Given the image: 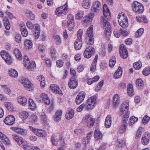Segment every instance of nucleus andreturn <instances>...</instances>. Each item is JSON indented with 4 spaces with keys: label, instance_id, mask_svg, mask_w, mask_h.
Segmentation results:
<instances>
[{
    "label": "nucleus",
    "instance_id": "338daca9",
    "mask_svg": "<svg viewBox=\"0 0 150 150\" xmlns=\"http://www.w3.org/2000/svg\"><path fill=\"white\" fill-rule=\"evenodd\" d=\"M113 33L115 37L118 38L120 36L121 32L117 29H115Z\"/></svg>",
    "mask_w": 150,
    "mask_h": 150
},
{
    "label": "nucleus",
    "instance_id": "c85d7f7f",
    "mask_svg": "<svg viewBox=\"0 0 150 150\" xmlns=\"http://www.w3.org/2000/svg\"><path fill=\"white\" fill-rule=\"evenodd\" d=\"M137 87L139 89L143 88L144 87V83L143 81L140 79H138L136 81Z\"/></svg>",
    "mask_w": 150,
    "mask_h": 150
},
{
    "label": "nucleus",
    "instance_id": "bb28decb",
    "mask_svg": "<svg viewBox=\"0 0 150 150\" xmlns=\"http://www.w3.org/2000/svg\"><path fill=\"white\" fill-rule=\"evenodd\" d=\"M8 74L11 77L16 78L18 76V72L15 69H10L8 71Z\"/></svg>",
    "mask_w": 150,
    "mask_h": 150
},
{
    "label": "nucleus",
    "instance_id": "4468645a",
    "mask_svg": "<svg viewBox=\"0 0 150 150\" xmlns=\"http://www.w3.org/2000/svg\"><path fill=\"white\" fill-rule=\"evenodd\" d=\"M125 116L126 117L125 118H124V119H122V124L120 126L118 131L119 133L120 134H122L125 132L127 126V121L128 120L127 117L128 115H127L126 116Z\"/></svg>",
    "mask_w": 150,
    "mask_h": 150
},
{
    "label": "nucleus",
    "instance_id": "3c124183",
    "mask_svg": "<svg viewBox=\"0 0 150 150\" xmlns=\"http://www.w3.org/2000/svg\"><path fill=\"white\" fill-rule=\"evenodd\" d=\"M150 120V117L147 115H145L143 118L142 120V123L143 124L145 125L148 123Z\"/></svg>",
    "mask_w": 150,
    "mask_h": 150
},
{
    "label": "nucleus",
    "instance_id": "a878e982",
    "mask_svg": "<svg viewBox=\"0 0 150 150\" xmlns=\"http://www.w3.org/2000/svg\"><path fill=\"white\" fill-rule=\"evenodd\" d=\"M103 135L102 133L98 130H95L94 133V137L96 140H100L102 139Z\"/></svg>",
    "mask_w": 150,
    "mask_h": 150
},
{
    "label": "nucleus",
    "instance_id": "c03bdc74",
    "mask_svg": "<svg viewBox=\"0 0 150 150\" xmlns=\"http://www.w3.org/2000/svg\"><path fill=\"white\" fill-rule=\"evenodd\" d=\"M116 63L115 57V56H112L111 57L109 60V65L111 68H112Z\"/></svg>",
    "mask_w": 150,
    "mask_h": 150
},
{
    "label": "nucleus",
    "instance_id": "6e6552de",
    "mask_svg": "<svg viewBox=\"0 0 150 150\" xmlns=\"http://www.w3.org/2000/svg\"><path fill=\"white\" fill-rule=\"evenodd\" d=\"M97 97V96L95 95L91 96L88 99L87 102L85 104V108L86 110H88L93 108L92 106L93 104H95Z\"/></svg>",
    "mask_w": 150,
    "mask_h": 150
},
{
    "label": "nucleus",
    "instance_id": "5701e85b",
    "mask_svg": "<svg viewBox=\"0 0 150 150\" xmlns=\"http://www.w3.org/2000/svg\"><path fill=\"white\" fill-rule=\"evenodd\" d=\"M122 73V69L121 67H119L114 74V78L115 79H118L121 77Z\"/></svg>",
    "mask_w": 150,
    "mask_h": 150
},
{
    "label": "nucleus",
    "instance_id": "13d9d810",
    "mask_svg": "<svg viewBox=\"0 0 150 150\" xmlns=\"http://www.w3.org/2000/svg\"><path fill=\"white\" fill-rule=\"evenodd\" d=\"M129 105L127 101L123 102V103L121 105L120 111H122L123 110V108H125V109H129Z\"/></svg>",
    "mask_w": 150,
    "mask_h": 150
},
{
    "label": "nucleus",
    "instance_id": "052dcab7",
    "mask_svg": "<svg viewBox=\"0 0 150 150\" xmlns=\"http://www.w3.org/2000/svg\"><path fill=\"white\" fill-rule=\"evenodd\" d=\"M123 110L122 111H121L122 112V114L123 115L125 114V115H123V117L122 118V119H124V118H125L126 117L125 116H126V115H128V116H127V119H128L129 114V112L128 111V109H125V108H123Z\"/></svg>",
    "mask_w": 150,
    "mask_h": 150
},
{
    "label": "nucleus",
    "instance_id": "72a5a7b5",
    "mask_svg": "<svg viewBox=\"0 0 150 150\" xmlns=\"http://www.w3.org/2000/svg\"><path fill=\"white\" fill-rule=\"evenodd\" d=\"M127 91V93L129 96H132L134 95V92L133 86L131 84L129 83L128 85Z\"/></svg>",
    "mask_w": 150,
    "mask_h": 150
},
{
    "label": "nucleus",
    "instance_id": "6ab92c4d",
    "mask_svg": "<svg viewBox=\"0 0 150 150\" xmlns=\"http://www.w3.org/2000/svg\"><path fill=\"white\" fill-rule=\"evenodd\" d=\"M21 81L25 87L28 88H30L32 87V84L28 79L23 78L21 79Z\"/></svg>",
    "mask_w": 150,
    "mask_h": 150
},
{
    "label": "nucleus",
    "instance_id": "39448f33",
    "mask_svg": "<svg viewBox=\"0 0 150 150\" xmlns=\"http://www.w3.org/2000/svg\"><path fill=\"white\" fill-rule=\"evenodd\" d=\"M24 61L25 63V66L30 70H33L34 68L36 66L35 62L34 61H32L30 62L29 59L27 56H24L23 57Z\"/></svg>",
    "mask_w": 150,
    "mask_h": 150
},
{
    "label": "nucleus",
    "instance_id": "58836bf2",
    "mask_svg": "<svg viewBox=\"0 0 150 150\" xmlns=\"http://www.w3.org/2000/svg\"><path fill=\"white\" fill-rule=\"evenodd\" d=\"M40 29L39 26L38 25L36 24L35 26V29L34 35L36 39H38L40 36Z\"/></svg>",
    "mask_w": 150,
    "mask_h": 150
},
{
    "label": "nucleus",
    "instance_id": "8fccbe9b",
    "mask_svg": "<svg viewBox=\"0 0 150 150\" xmlns=\"http://www.w3.org/2000/svg\"><path fill=\"white\" fill-rule=\"evenodd\" d=\"M104 82V81L103 80L101 81L97 85L95 88V91H100L103 86Z\"/></svg>",
    "mask_w": 150,
    "mask_h": 150
},
{
    "label": "nucleus",
    "instance_id": "4be33fe9",
    "mask_svg": "<svg viewBox=\"0 0 150 150\" xmlns=\"http://www.w3.org/2000/svg\"><path fill=\"white\" fill-rule=\"evenodd\" d=\"M0 138L4 143L8 145H10V141L7 137L6 136L0 132Z\"/></svg>",
    "mask_w": 150,
    "mask_h": 150
},
{
    "label": "nucleus",
    "instance_id": "79ce46f5",
    "mask_svg": "<svg viewBox=\"0 0 150 150\" xmlns=\"http://www.w3.org/2000/svg\"><path fill=\"white\" fill-rule=\"evenodd\" d=\"M28 103L29 106L30 107V109L31 110H35L36 108L35 103L32 99L30 98L29 99Z\"/></svg>",
    "mask_w": 150,
    "mask_h": 150
},
{
    "label": "nucleus",
    "instance_id": "774afa93",
    "mask_svg": "<svg viewBox=\"0 0 150 150\" xmlns=\"http://www.w3.org/2000/svg\"><path fill=\"white\" fill-rule=\"evenodd\" d=\"M96 63H95L94 62L92 64L90 67V71L92 72H93L95 71L96 67Z\"/></svg>",
    "mask_w": 150,
    "mask_h": 150
},
{
    "label": "nucleus",
    "instance_id": "f03ea898",
    "mask_svg": "<svg viewBox=\"0 0 150 150\" xmlns=\"http://www.w3.org/2000/svg\"><path fill=\"white\" fill-rule=\"evenodd\" d=\"M93 28V25H91L87 30L86 42L88 45H92L94 42Z\"/></svg>",
    "mask_w": 150,
    "mask_h": 150
},
{
    "label": "nucleus",
    "instance_id": "4c0bfd02",
    "mask_svg": "<svg viewBox=\"0 0 150 150\" xmlns=\"http://www.w3.org/2000/svg\"><path fill=\"white\" fill-rule=\"evenodd\" d=\"M120 15H119L118 17V21L119 25L123 28H125L128 26V21H120Z\"/></svg>",
    "mask_w": 150,
    "mask_h": 150
},
{
    "label": "nucleus",
    "instance_id": "b1692460",
    "mask_svg": "<svg viewBox=\"0 0 150 150\" xmlns=\"http://www.w3.org/2000/svg\"><path fill=\"white\" fill-rule=\"evenodd\" d=\"M40 98L43 100L45 104L48 105L50 104V100L47 94L42 93L40 95Z\"/></svg>",
    "mask_w": 150,
    "mask_h": 150
},
{
    "label": "nucleus",
    "instance_id": "20e7f679",
    "mask_svg": "<svg viewBox=\"0 0 150 150\" xmlns=\"http://www.w3.org/2000/svg\"><path fill=\"white\" fill-rule=\"evenodd\" d=\"M67 4L66 3L63 6L57 8L55 11L56 14L58 16H63L66 14L68 10Z\"/></svg>",
    "mask_w": 150,
    "mask_h": 150
},
{
    "label": "nucleus",
    "instance_id": "4d7b16f0",
    "mask_svg": "<svg viewBox=\"0 0 150 150\" xmlns=\"http://www.w3.org/2000/svg\"><path fill=\"white\" fill-rule=\"evenodd\" d=\"M144 31L143 28H141L138 29L135 33V36L137 38L140 37Z\"/></svg>",
    "mask_w": 150,
    "mask_h": 150
},
{
    "label": "nucleus",
    "instance_id": "f704fd0d",
    "mask_svg": "<svg viewBox=\"0 0 150 150\" xmlns=\"http://www.w3.org/2000/svg\"><path fill=\"white\" fill-rule=\"evenodd\" d=\"M103 13L104 16L106 18L110 15V11L107 6L105 4L103 5Z\"/></svg>",
    "mask_w": 150,
    "mask_h": 150
},
{
    "label": "nucleus",
    "instance_id": "f3484780",
    "mask_svg": "<svg viewBox=\"0 0 150 150\" xmlns=\"http://www.w3.org/2000/svg\"><path fill=\"white\" fill-rule=\"evenodd\" d=\"M15 119L13 115H9L7 116L4 120V123L7 125H11L15 122Z\"/></svg>",
    "mask_w": 150,
    "mask_h": 150
},
{
    "label": "nucleus",
    "instance_id": "bf43d9fd",
    "mask_svg": "<svg viewBox=\"0 0 150 150\" xmlns=\"http://www.w3.org/2000/svg\"><path fill=\"white\" fill-rule=\"evenodd\" d=\"M142 128L140 127L137 130V133L136 135V139H138L141 136L142 133Z\"/></svg>",
    "mask_w": 150,
    "mask_h": 150
},
{
    "label": "nucleus",
    "instance_id": "9d476101",
    "mask_svg": "<svg viewBox=\"0 0 150 150\" xmlns=\"http://www.w3.org/2000/svg\"><path fill=\"white\" fill-rule=\"evenodd\" d=\"M29 128L38 137H43L46 136V133L43 130L35 128L31 126L29 127Z\"/></svg>",
    "mask_w": 150,
    "mask_h": 150
},
{
    "label": "nucleus",
    "instance_id": "7ed1b4c3",
    "mask_svg": "<svg viewBox=\"0 0 150 150\" xmlns=\"http://www.w3.org/2000/svg\"><path fill=\"white\" fill-rule=\"evenodd\" d=\"M101 18L103 21V26L105 27V34L106 38L109 40L110 38L111 34V26L109 23L104 18L103 16H102Z\"/></svg>",
    "mask_w": 150,
    "mask_h": 150
},
{
    "label": "nucleus",
    "instance_id": "a18cd8bd",
    "mask_svg": "<svg viewBox=\"0 0 150 150\" xmlns=\"http://www.w3.org/2000/svg\"><path fill=\"white\" fill-rule=\"evenodd\" d=\"M84 15V12L83 11L81 10L79 11L77 13L75 16L76 19L78 20L81 19L83 18Z\"/></svg>",
    "mask_w": 150,
    "mask_h": 150
},
{
    "label": "nucleus",
    "instance_id": "7c9ffc66",
    "mask_svg": "<svg viewBox=\"0 0 150 150\" xmlns=\"http://www.w3.org/2000/svg\"><path fill=\"white\" fill-rule=\"evenodd\" d=\"M74 115V111L72 109H69L67 112L65 117L67 119L69 120L72 118Z\"/></svg>",
    "mask_w": 150,
    "mask_h": 150
},
{
    "label": "nucleus",
    "instance_id": "603ef678",
    "mask_svg": "<svg viewBox=\"0 0 150 150\" xmlns=\"http://www.w3.org/2000/svg\"><path fill=\"white\" fill-rule=\"evenodd\" d=\"M5 107L8 110L11 111L13 108V105L10 102H5L4 103Z\"/></svg>",
    "mask_w": 150,
    "mask_h": 150
},
{
    "label": "nucleus",
    "instance_id": "ea45409f",
    "mask_svg": "<svg viewBox=\"0 0 150 150\" xmlns=\"http://www.w3.org/2000/svg\"><path fill=\"white\" fill-rule=\"evenodd\" d=\"M24 43L26 49H30L33 47V43L31 40H27L24 42Z\"/></svg>",
    "mask_w": 150,
    "mask_h": 150
},
{
    "label": "nucleus",
    "instance_id": "a211bd4d",
    "mask_svg": "<svg viewBox=\"0 0 150 150\" xmlns=\"http://www.w3.org/2000/svg\"><path fill=\"white\" fill-rule=\"evenodd\" d=\"M150 141V134L149 133L146 132L142 135L141 139L142 144L144 145L148 144Z\"/></svg>",
    "mask_w": 150,
    "mask_h": 150
},
{
    "label": "nucleus",
    "instance_id": "c756f323",
    "mask_svg": "<svg viewBox=\"0 0 150 150\" xmlns=\"http://www.w3.org/2000/svg\"><path fill=\"white\" fill-rule=\"evenodd\" d=\"M111 116L110 115L107 116L105 121V127L107 128L110 127L111 126Z\"/></svg>",
    "mask_w": 150,
    "mask_h": 150
},
{
    "label": "nucleus",
    "instance_id": "69168bd1",
    "mask_svg": "<svg viewBox=\"0 0 150 150\" xmlns=\"http://www.w3.org/2000/svg\"><path fill=\"white\" fill-rule=\"evenodd\" d=\"M70 74L72 76L71 78H74V77L75 78H77V76L75 70L73 68H70Z\"/></svg>",
    "mask_w": 150,
    "mask_h": 150
},
{
    "label": "nucleus",
    "instance_id": "1a4fd4ad",
    "mask_svg": "<svg viewBox=\"0 0 150 150\" xmlns=\"http://www.w3.org/2000/svg\"><path fill=\"white\" fill-rule=\"evenodd\" d=\"M93 7L91 8V16H94L96 15L99 12V10L100 8V2L97 1L95 2L93 4Z\"/></svg>",
    "mask_w": 150,
    "mask_h": 150
},
{
    "label": "nucleus",
    "instance_id": "de8ad7c7",
    "mask_svg": "<svg viewBox=\"0 0 150 150\" xmlns=\"http://www.w3.org/2000/svg\"><path fill=\"white\" fill-rule=\"evenodd\" d=\"M25 14L28 17L31 19L33 20L35 18L34 15L33 13L31 11L27 10Z\"/></svg>",
    "mask_w": 150,
    "mask_h": 150
},
{
    "label": "nucleus",
    "instance_id": "2eb2a0df",
    "mask_svg": "<svg viewBox=\"0 0 150 150\" xmlns=\"http://www.w3.org/2000/svg\"><path fill=\"white\" fill-rule=\"evenodd\" d=\"M78 84V80L77 78H71L69 80L68 83L69 87L71 89H75L77 86Z\"/></svg>",
    "mask_w": 150,
    "mask_h": 150
},
{
    "label": "nucleus",
    "instance_id": "5fc2aeb1",
    "mask_svg": "<svg viewBox=\"0 0 150 150\" xmlns=\"http://www.w3.org/2000/svg\"><path fill=\"white\" fill-rule=\"evenodd\" d=\"M40 117L43 123L44 124V125H47V118L45 113H42L41 114Z\"/></svg>",
    "mask_w": 150,
    "mask_h": 150
},
{
    "label": "nucleus",
    "instance_id": "e433bc0d",
    "mask_svg": "<svg viewBox=\"0 0 150 150\" xmlns=\"http://www.w3.org/2000/svg\"><path fill=\"white\" fill-rule=\"evenodd\" d=\"M14 53L16 57L19 60H21L22 59V56L19 50L17 49L14 50Z\"/></svg>",
    "mask_w": 150,
    "mask_h": 150
},
{
    "label": "nucleus",
    "instance_id": "aec40b11",
    "mask_svg": "<svg viewBox=\"0 0 150 150\" xmlns=\"http://www.w3.org/2000/svg\"><path fill=\"white\" fill-rule=\"evenodd\" d=\"M82 45V39L77 38L74 43V46L75 49L79 50L81 49Z\"/></svg>",
    "mask_w": 150,
    "mask_h": 150
},
{
    "label": "nucleus",
    "instance_id": "e2e57ef3",
    "mask_svg": "<svg viewBox=\"0 0 150 150\" xmlns=\"http://www.w3.org/2000/svg\"><path fill=\"white\" fill-rule=\"evenodd\" d=\"M67 22L70 23L71 22H74V16L71 14H69L67 18Z\"/></svg>",
    "mask_w": 150,
    "mask_h": 150
},
{
    "label": "nucleus",
    "instance_id": "423d86ee",
    "mask_svg": "<svg viewBox=\"0 0 150 150\" xmlns=\"http://www.w3.org/2000/svg\"><path fill=\"white\" fill-rule=\"evenodd\" d=\"M132 7L133 10L137 13H142L144 10L143 5L137 1L133 3Z\"/></svg>",
    "mask_w": 150,
    "mask_h": 150
},
{
    "label": "nucleus",
    "instance_id": "393cba45",
    "mask_svg": "<svg viewBox=\"0 0 150 150\" xmlns=\"http://www.w3.org/2000/svg\"><path fill=\"white\" fill-rule=\"evenodd\" d=\"M17 100L18 103L23 105H25L27 102L26 98L22 96H19L17 97Z\"/></svg>",
    "mask_w": 150,
    "mask_h": 150
},
{
    "label": "nucleus",
    "instance_id": "473e14b6",
    "mask_svg": "<svg viewBox=\"0 0 150 150\" xmlns=\"http://www.w3.org/2000/svg\"><path fill=\"white\" fill-rule=\"evenodd\" d=\"M91 3V0H83L81 4L84 8L88 9L90 7Z\"/></svg>",
    "mask_w": 150,
    "mask_h": 150
},
{
    "label": "nucleus",
    "instance_id": "cd10ccee",
    "mask_svg": "<svg viewBox=\"0 0 150 150\" xmlns=\"http://www.w3.org/2000/svg\"><path fill=\"white\" fill-rule=\"evenodd\" d=\"M92 134V132H91L88 133L87 134V135L86 138L84 139L83 140V142L82 144H83L84 146H86V144H88L90 142L91 137Z\"/></svg>",
    "mask_w": 150,
    "mask_h": 150
},
{
    "label": "nucleus",
    "instance_id": "c9c22d12",
    "mask_svg": "<svg viewBox=\"0 0 150 150\" xmlns=\"http://www.w3.org/2000/svg\"><path fill=\"white\" fill-rule=\"evenodd\" d=\"M4 24L5 28L7 30H9L10 28V24L8 18L5 17L3 18Z\"/></svg>",
    "mask_w": 150,
    "mask_h": 150
},
{
    "label": "nucleus",
    "instance_id": "49530a36",
    "mask_svg": "<svg viewBox=\"0 0 150 150\" xmlns=\"http://www.w3.org/2000/svg\"><path fill=\"white\" fill-rule=\"evenodd\" d=\"M133 66L135 69L138 70L140 69L142 67V64L141 62L139 61L134 63Z\"/></svg>",
    "mask_w": 150,
    "mask_h": 150
},
{
    "label": "nucleus",
    "instance_id": "dca6fc26",
    "mask_svg": "<svg viewBox=\"0 0 150 150\" xmlns=\"http://www.w3.org/2000/svg\"><path fill=\"white\" fill-rule=\"evenodd\" d=\"M85 93L83 91L80 92L76 97L75 101L77 104H80L83 101L85 98Z\"/></svg>",
    "mask_w": 150,
    "mask_h": 150
},
{
    "label": "nucleus",
    "instance_id": "680f3d73",
    "mask_svg": "<svg viewBox=\"0 0 150 150\" xmlns=\"http://www.w3.org/2000/svg\"><path fill=\"white\" fill-rule=\"evenodd\" d=\"M15 38L16 42L18 43L21 41V36L20 34L16 33L15 35Z\"/></svg>",
    "mask_w": 150,
    "mask_h": 150
},
{
    "label": "nucleus",
    "instance_id": "0e129e2a",
    "mask_svg": "<svg viewBox=\"0 0 150 150\" xmlns=\"http://www.w3.org/2000/svg\"><path fill=\"white\" fill-rule=\"evenodd\" d=\"M56 137L53 135L51 138V142L53 145L57 146L58 144V142L56 140Z\"/></svg>",
    "mask_w": 150,
    "mask_h": 150
},
{
    "label": "nucleus",
    "instance_id": "2f4dec72",
    "mask_svg": "<svg viewBox=\"0 0 150 150\" xmlns=\"http://www.w3.org/2000/svg\"><path fill=\"white\" fill-rule=\"evenodd\" d=\"M62 111V110H57L55 113L54 118V120L57 122L61 120Z\"/></svg>",
    "mask_w": 150,
    "mask_h": 150
},
{
    "label": "nucleus",
    "instance_id": "0eeeda50",
    "mask_svg": "<svg viewBox=\"0 0 150 150\" xmlns=\"http://www.w3.org/2000/svg\"><path fill=\"white\" fill-rule=\"evenodd\" d=\"M94 48L91 46H88L86 49L84 53V57L86 58H90L95 53Z\"/></svg>",
    "mask_w": 150,
    "mask_h": 150
},
{
    "label": "nucleus",
    "instance_id": "ddd939ff",
    "mask_svg": "<svg viewBox=\"0 0 150 150\" xmlns=\"http://www.w3.org/2000/svg\"><path fill=\"white\" fill-rule=\"evenodd\" d=\"M120 53L121 57L123 59L126 58L128 56V52L126 46L124 44H121L120 47Z\"/></svg>",
    "mask_w": 150,
    "mask_h": 150
},
{
    "label": "nucleus",
    "instance_id": "864d4df0",
    "mask_svg": "<svg viewBox=\"0 0 150 150\" xmlns=\"http://www.w3.org/2000/svg\"><path fill=\"white\" fill-rule=\"evenodd\" d=\"M138 120V118L134 116H132L130 118V121L129 122V125H132Z\"/></svg>",
    "mask_w": 150,
    "mask_h": 150
},
{
    "label": "nucleus",
    "instance_id": "f257e3e1",
    "mask_svg": "<svg viewBox=\"0 0 150 150\" xmlns=\"http://www.w3.org/2000/svg\"><path fill=\"white\" fill-rule=\"evenodd\" d=\"M13 139L18 144L25 150H32L33 146L26 144V141L22 137H19L18 135L13 134L12 135Z\"/></svg>",
    "mask_w": 150,
    "mask_h": 150
},
{
    "label": "nucleus",
    "instance_id": "412c9836",
    "mask_svg": "<svg viewBox=\"0 0 150 150\" xmlns=\"http://www.w3.org/2000/svg\"><path fill=\"white\" fill-rule=\"evenodd\" d=\"M120 98L117 94L114 95L113 98L112 106L114 108L117 107L120 103Z\"/></svg>",
    "mask_w": 150,
    "mask_h": 150
},
{
    "label": "nucleus",
    "instance_id": "37998d69",
    "mask_svg": "<svg viewBox=\"0 0 150 150\" xmlns=\"http://www.w3.org/2000/svg\"><path fill=\"white\" fill-rule=\"evenodd\" d=\"M16 132L22 136L26 135L27 133L25 129L18 127L17 128Z\"/></svg>",
    "mask_w": 150,
    "mask_h": 150
},
{
    "label": "nucleus",
    "instance_id": "a19ab883",
    "mask_svg": "<svg viewBox=\"0 0 150 150\" xmlns=\"http://www.w3.org/2000/svg\"><path fill=\"white\" fill-rule=\"evenodd\" d=\"M29 113L26 111H24L19 113V116L22 119H26L29 116Z\"/></svg>",
    "mask_w": 150,
    "mask_h": 150
},
{
    "label": "nucleus",
    "instance_id": "6e6d98bb",
    "mask_svg": "<svg viewBox=\"0 0 150 150\" xmlns=\"http://www.w3.org/2000/svg\"><path fill=\"white\" fill-rule=\"evenodd\" d=\"M67 23L68 30L69 31L72 30L74 29V27L75 25L74 22H67Z\"/></svg>",
    "mask_w": 150,
    "mask_h": 150
},
{
    "label": "nucleus",
    "instance_id": "9b49d317",
    "mask_svg": "<svg viewBox=\"0 0 150 150\" xmlns=\"http://www.w3.org/2000/svg\"><path fill=\"white\" fill-rule=\"evenodd\" d=\"M83 120H85L87 122V126L89 127H92L95 122V119L92 118V116L90 115H87L83 118Z\"/></svg>",
    "mask_w": 150,
    "mask_h": 150
},
{
    "label": "nucleus",
    "instance_id": "f8f14e48",
    "mask_svg": "<svg viewBox=\"0 0 150 150\" xmlns=\"http://www.w3.org/2000/svg\"><path fill=\"white\" fill-rule=\"evenodd\" d=\"M1 56L7 64H11L12 63V59L8 53L1 51Z\"/></svg>",
    "mask_w": 150,
    "mask_h": 150
},
{
    "label": "nucleus",
    "instance_id": "09e8293b",
    "mask_svg": "<svg viewBox=\"0 0 150 150\" xmlns=\"http://www.w3.org/2000/svg\"><path fill=\"white\" fill-rule=\"evenodd\" d=\"M142 74L146 76L149 75L150 74V68L149 67L145 68L142 71Z\"/></svg>",
    "mask_w": 150,
    "mask_h": 150
}]
</instances>
